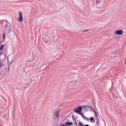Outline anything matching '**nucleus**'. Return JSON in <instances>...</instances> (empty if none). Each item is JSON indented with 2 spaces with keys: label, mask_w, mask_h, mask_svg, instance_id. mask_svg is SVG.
Instances as JSON below:
<instances>
[{
  "label": "nucleus",
  "mask_w": 126,
  "mask_h": 126,
  "mask_svg": "<svg viewBox=\"0 0 126 126\" xmlns=\"http://www.w3.org/2000/svg\"><path fill=\"white\" fill-rule=\"evenodd\" d=\"M124 34V31L122 30H116L114 32L113 36L114 38H118L119 36H122Z\"/></svg>",
  "instance_id": "f257e3e1"
},
{
  "label": "nucleus",
  "mask_w": 126,
  "mask_h": 126,
  "mask_svg": "<svg viewBox=\"0 0 126 126\" xmlns=\"http://www.w3.org/2000/svg\"><path fill=\"white\" fill-rule=\"evenodd\" d=\"M81 111H82V106H78L73 109V112L78 115H82Z\"/></svg>",
  "instance_id": "f03ea898"
},
{
  "label": "nucleus",
  "mask_w": 126,
  "mask_h": 126,
  "mask_svg": "<svg viewBox=\"0 0 126 126\" xmlns=\"http://www.w3.org/2000/svg\"><path fill=\"white\" fill-rule=\"evenodd\" d=\"M19 14V17H18V21H19V22H22V21H23V17H22V12H21V11H19L18 13Z\"/></svg>",
  "instance_id": "7ed1b4c3"
},
{
  "label": "nucleus",
  "mask_w": 126,
  "mask_h": 126,
  "mask_svg": "<svg viewBox=\"0 0 126 126\" xmlns=\"http://www.w3.org/2000/svg\"><path fill=\"white\" fill-rule=\"evenodd\" d=\"M5 65V59L3 61H0V68L3 67Z\"/></svg>",
  "instance_id": "20e7f679"
},
{
  "label": "nucleus",
  "mask_w": 126,
  "mask_h": 126,
  "mask_svg": "<svg viewBox=\"0 0 126 126\" xmlns=\"http://www.w3.org/2000/svg\"><path fill=\"white\" fill-rule=\"evenodd\" d=\"M6 31L7 33H10V31H11V28L10 26H8L6 28Z\"/></svg>",
  "instance_id": "39448f33"
},
{
  "label": "nucleus",
  "mask_w": 126,
  "mask_h": 126,
  "mask_svg": "<svg viewBox=\"0 0 126 126\" xmlns=\"http://www.w3.org/2000/svg\"><path fill=\"white\" fill-rule=\"evenodd\" d=\"M59 113V111H57L55 112V117H56V118H59V116H60Z\"/></svg>",
  "instance_id": "423d86ee"
},
{
  "label": "nucleus",
  "mask_w": 126,
  "mask_h": 126,
  "mask_svg": "<svg viewBox=\"0 0 126 126\" xmlns=\"http://www.w3.org/2000/svg\"><path fill=\"white\" fill-rule=\"evenodd\" d=\"M4 48V45L3 44H1V45L0 47V51H2Z\"/></svg>",
  "instance_id": "0eeeda50"
},
{
  "label": "nucleus",
  "mask_w": 126,
  "mask_h": 126,
  "mask_svg": "<svg viewBox=\"0 0 126 126\" xmlns=\"http://www.w3.org/2000/svg\"><path fill=\"white\" fill-rule=\"evenodd\" d=\"M90 121L91 123H95V120H94V118H93V117H91L90 118Z\"/></svg>",
  "instance_id": "6e6552de"
},
{
  "label": "nucleus",
  "mask_w": 126,
  "mask_h": 126,
  "mask_svg": "<svg viewBox=\"0 0 126 126\" xmlns=\"http://www.w3.org/2000/svg\"><path fill=\"white\" fill-rule=\"evenodd\" d=\"M66 124L68 126H71L73 124L72 123V122H67Z\"/></svg>",
  "instance_id": "1a4fd4ad"
},
{
  "label": "nucleus",
  "mask_w": 126,
  "mask_h": 126,
  "mask_svg": "<svg viewBox=\"0 0 126 126\" xmlns=\"http://www.w3.org/2000/svg\"><path fill=\"white\" fill-rule=\"evenodd\" d=\"M79 126H84V125H83V124H82L81 123V122H79Z\"/></svg>",
  "instance_id": "9d476101"
},
{
  "label": "nucleus",
  "mask_w": 126,
  "mask_h": 126,
  "mask_svg": "<svg viewBox=\"0 0 126 126\" xmlns=\"http://www.w3.org/2000/svg\"><path fill=\"white\" fill-rule=\"evenodd\" d=\"M4 39H5V33H3V40L4 41Z\"/></svg>",
  "instance_id": "9b49d317"
},
{
  "label": "nucleus",
  "mask_w": 126,
  "mask_h": 126,
  "mask_svg": "<svg viewBox=\"0 0 126 126\" xmlns=\"http://www.w3.org/2000/svg\"><path fill=\"white\" fill-rule=\"evenodd\" d=\"M89 32V29L84 30L83 31V32L85 33V32Z\"/></svg>",
  "instance_id": "f8f14e48"
},
{
  "label": "nucleus",
  "mask_w": 126,
  "mask_h": 126,
  "mask_svg": "<svg viewBox=\"0 0 126 126\" xmlns=\"http://www.w3.org/2000/svg\"><path fill=\"white\" fill-rule=\"evenodd\" d=\"M99 2H100L99 0H96V4H99Z\"/></svg>",
  "instance_id": "ddd939ff"
},
{
  "label": "nucleus",
  "mask_w": 126,
  "mask_h": 126,
  "mask_svg": "<svg viewBox=\"0 0 126 126\" xmlns=\"http://www.w3.org/2000/svg\"><path fill=\"white\" fill-rule=\"evenodd\" d=\"M119 53V51H114V54H118Z\"/></svg>",
  "instance_id": "4468645a"
},
{
  "label": "nucleus",
  "mask_w": 126,
  "mask_h": 126,
  "mask_svg": "<svg viewBox=\"0 0 126 126\" xmlns=\"http://www.w3.org/2000/svg\"><path fill=\"white\" fill-rule=\"evenodd\" d=\"M84 126H89V125H85Z\"/></svg>",
  "instance_id": "2eb2a0df"
},
{
  "label": "nucleus",
  "mask_w": 126,
  "mask_h": 126,
  "mask_svg": "<svg viewBox=\"0 0 126 126\" xmlns=\"http://www.w3.org/2000/svg\"><path fill=\"white\" fill-rule=\"evenodd\" d=\"M94 114H95V115H97V113L96 112Z\"/></svg>",
  "instance_id": "dca6fc26"
}]
</instances>
